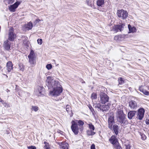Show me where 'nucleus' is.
I'll use <instances>...</instances> for the list:
<instances>
[{
    "label": "nucleus",
    "mask_w": 149,
    "mask_h": 149,
    "mask_svg": "<svg viewBox=\"0 0 149 149\" xmlns=\"http://www.w3.org/2000/svg\"><path fill=\"white\" fill-rule=\"evenodd\" d=\"M46 84L49 88H52L50 91V94L52 96L57 97L59 96L63 91V89L58 81H56L53 77H48L45 81Z\"/></svg>",
    "instance_id": "nucleus-1"
},
{
    "label": "nucleus",
    "mask_w": 149,
    "mask_h": 149,
    "mask_svg": "<svg viewBox=\"0 0 149 149\" xmlns=\"http://www.w3.org/2000/svg\"><path fill=\"white\" fill-rule=\"evenodd\" d=\"M118 120L122 126L124 124H127L128 122L126 120L125 116L124 114L123 111L120 109H118L116 113Z\"/></svg>",
    "instance_id": "nucleus-2"
},
{
    "label": "nucleus",
    "mask_w": 149,
    "mask_h": 149,
    "mask_svg": "<svg viewBox=\"0 0 149 149\" xmlns=\"http://www.w3.org/2000/svg\"><path fill=\"white\" fill-rule=\"evenodd\" d=\"M100 102L103 104H104L109 101V97L105 93L101 92L99 95Z\"/></svg>",
    "instance_id": "nucleus-3"
},
{
    "label": "nucleus",
    "mask_w": 149,
    "mask_h": 149,
    "mask_svg": "<svg viewBox=\"0 0 149 149\" xmlns=\"http://www.w3.org/2000/svg\"><path fill=\"white\" fill-rule=\"evenodd\" d=\"M117 15L119 17L123 19H126L128 16L127 12L123 10H118Z\"/></svg>",
    "instance_id": "nucleus-4"
},
{
    "label": "nucleus",
    "mask_w": 149,
    "mask_h": 149,
    "mask_svg": "<svg viewBox=\"0 0 149 149\" xmlns=\"http://www.w3.org/2000/svg\"><path fill=\"white\" fill-rule=\"evenodd\" d=\"M16 36V34L14 33V28L11 27L9 30L8 39L9 40L13 41Z\"/></svg>",
    "instance_id": "nucleus-5"
},
{
    "label": "nucleus",
    "mask_w": 149,
    "mask_h": 149,
    "mask_svg": "<svg viewBox=\"0 0 149 149\" xmlns=\"http://www.w3.org/2000/svg\"><path fill=\"white\" fill-rule=\"evenodd\" d=\"M35 57V54L33 50H31L30 54L28 56L29 62L31 64L34 65L35 62L34 58Z\"/></svg>",
    "instance_id": "nucleus-6"
},
{
    "label": "nucleus",
    "mask_w": 149,
    "mask_h": 149,
    "mask_svg": "<svg viewBox=\"0 0 149 149\" xmlns=\"http://www.w3.org/2000/svg\"><path fill=\"white\" fill-rule=\"evenodd\" d=\"M71 129L75 134H78L79 128L77 123L74 121H73L72 122Z\"/></svg>",
    "instance_id": "nucleus-7"
},
{
    "label": "nucleus",
    "mask_w": 149,
    "mask_h": 149,
    "mask_svg": "<svg viewBox=\"0 0 149 149\" xmlns=\"http://www.w3.org/2000/svg\"><path fill=\"white\" fill-rule=\"evenodd\" d=\"M145 110L143 108H140L138 110V114L137 115V118L140 120H142L144 117Z\"/></svg>",
    "instance_id": "nucleus-8"
},
{
    "label": "nucleus",
    "mask_w": 149,
    "mask_h": 149,
    "mask_svg": "<svg viewBox=\"0 0 149 149\" xmlns=\"http://www.w3.org/2000/svg\"><path fill=\"white\" fill-rule=\"evenodd\" d=\"M125 25L124 24H119L116 25L114 28V31L116 32L118 31H121L123 30Z\"/></svg>",
    "instance_id": "nucleus-9"
},
{
    "label": "nucleus",
    "mask_w": 149,
    "mask_h": 149,
    "mask_svg": "<svg viewBox=\"0 0 149 149\" xmlns=\"http://www.w3.org/2000/svg\"><path fill=\"white\" fill-rule=\"evenodd\" d=\"M19 4L20 3L19 2H15L13 5H10L9 7V10L11 12H15V9L17 7Z\"/></svg>",
    "instance_id": "nucleus-10"
},
{
    "label": "nucleus",
    "mask_w": 149,
    "mask_h": 149,
    "mask_svg": "<svg viewBox=\"0 0 149 149\" xmlns=\"http://www.w3.org/2000/svg\"><path fill=\"white\" fill-rule=\"evenodd\" d=\"M43 88L40 86H38L36 88L35 92L36 95L39 96L41 95Z\"/></svg>",
    "instance_id": "nucleus-11"
},
{
    "label": "nucleus",
    "mask_w": 149,
    "mask_h": 149,
    "mask_svg": "<svg viewBox=\"0 0 149 149\" xmlns=\"http://www.w3.org/2000/svg\"><path fill=\"white\" fill-rule=\"evenodd\" d=\"M58 144L60 146L61 149H68L69 145L67 143L65 142H58Z\"/></svg>",
    "instance_id": "nucleus-12"
},
{
    "label": "nucleus",
    "mask_w": 149,
    "mask_h": 149,
    "mask_svg": "<svg viewBox=\"0 0 149 149\" xmlns=\"http://www.w3.org/2000/svg\"><path fill=\"white\" fill-rule=\"evenodd\" d=\"M10 42L8 40H6L4 42L3 47L7 50H9L10 48Z\"/></svg>",
    "instance_id": "nucleus-13"
},
{
    "label": "nucleus",
    "mask_w": 149,
    "mask_h": 149,
    "mask_svg": "<svg viewBox=\"0 0 149 149\" xmlns=\"http://www.w3.org/2000/svg\"><path fill=\"white\" fill-rule=\"evenodd\" d=\"M126 36V35H119L115 36L114 37V39L115 40L117 41H120L124 40L125 37Z\"/></svg>",
    "instance_id": "nucleus-14"
},
{
    "label": "nucleus",
    "mask_w": 149,
    "mask_h": 149,
    "mask_svg": "<svg viewBox=\"0 0 149 149\" xmlns=\"http://www.w3.org/2000/svg\"><path fill=\"white\" fill-rule=\"evenodd\" d=\"M6 67L8 72H10L13 68V65L12 62L10 61L8 62L6 64Z\"/></svg>",
    "instance_id": "nucleus-15"
},
{
    "label": "nucleus",
    "mask_w": 149,
    "mask_h": 149,
    "mask_svg": "<svg viewBox=\"0 0 149 149\" xmlns=\"http://www.w3.org/2000/svg\"><path fill=\"white\" fill-rule=\"evenodd\" d=\"M114 122V119L113 117L112 116H110L108 120L109 127V128L111 129L112 128Z\"/></svg>",
    "instance_id": "nucleus-16"
},
{
    "label": "nucleus",
    "mask_w": 149,
    "mask_h": 149,
    "mask_svg": "<svg viewBox=\"0 0 149 149\" xmlns=\"http://www.w3.org/2000/svg\"><path fill=\"white\" fill-rule=\"evenodd\" d=\"M138 107V105L136 101L132 100H131V109L135 110Z\"/></svg>",
    "instance_id": "nucleus-17"
},
{
    "label": "nucleus",
    "mask_w": 149,
    "mask_h": 149,
    "mask_svg": "<svg viewBox=\"0 0 149 149\" xmlns=\"http://www.w3.org/2000/svg\"><path fill=\"white\" fill-rule=\"evenodd\" d=\"M110 142L113 145L118 142L117 139H116L115 136H112L109 139Z\"/></svg>",
    "instance_id": "nucleus-18"
},
{
    "label": "nucleus",
    "mask_w": 149,
    "mask_h": 149,
    "mask_svg": "<svg viewBox=\"0 0 149 149\" xmlns=\"http://www.w3.org/2000/svg\"><path fill=\"white\" fill-rule=\"evenodd\" d=\"M139 89L140 91L142 92L145 95L147 96L149 95V92L146 90L144 89L143 88V86H140L139 87Z\"/></svg>",
    "instance_id": "nucleus-19"
},
{
    "label": "nucleus",
    "mask_w": 149,
    "mask_h": 149,
    "mask_svg": "<svg viewBox=\"0 0 149 149\" xmlns=\"http://www.w3.org/2000/svg\"><path fill=\"white\" fill-rule=\"evenodd\" d=\"M110 105L108 104L107 105H103L102 106L101 108H100V110H102V111L103 112H104V111H106L107 110H109V106Z\"/></svg>",
    "instance_id": "nucleus-20"
},
{
    "label": "nucleus",
    "mask_w": 149,
    "mask_h": 149,
    "mask_svg": "<svg viewBox=\"0 0 149 149\" xmlns=\"http://www.w3.org/2000/svg\"><path fill=\"white\" fill-rule=\"evenodd\" d=\"M78 123V125L80 126L79 129L81 131H82L83 130V125L84 124V123L83 121L81 120H79Z\"/></svg>",
    "instance_id": "nucleus-21"
},
{
    "label": "nucleus",
    "mask_w": 149,
    "mask_h": 149,
    "mask_svg": "<svg viewBox=\"0 0 149 149\" xmlns=\"http://www.w3.org/2000/svg\"><path fill=\"white\" fill-rule=\"evenodd\" d=\"M33 27V24L31 22H29L26 25V29L27 30L31 29Z\"/></svg>",
    "instance_id": "nucleus-22"
},
{
    "label": "nucleus",
    "mask_w": 149,
    "mask_h": 149,
    "mask_svg": "<svg viewBox=\"0 0 149 149\" xmlns=\"http://www.w3.org/2000/svg\"><path fill=\"white\" fill-rule=\"evenodd\" d=\"M113 130L116 134L117 135L118 134V126L116 125H114L113 126Z\"/></svg>",
    "instance_id": "nucleus-23"
},
{
    "label": "nucleus",
    "mask_w": 149,
    "mask_h": 149,
    "mask_svg": "<svg viewBox=\"0 0 149 149\" xmlns=\"http://www.w3.org/2000/svg\"><path fill=\"white\" fill-rule=\"evenodd\" d=\"M104 3V0H97V5L98 6H102Z\"/></svg>",
    "instance_id": "nucleus-24"
},
{
    "label": "nucleus",
    "mask_w": 149,
    "mask_h": 149,
    "mask_svg": "<svg viewBox=\"0 0 149 149\" xmlns=\"http://www.w3.org/2000/svg\"><path fill=\"white\" fill-rule=\"evenodd\" d=\"M44 143L45 144L44 146V148L45 149H50V145L49 143L45 141L44 142Z\"/></svg>",
    "instance_id": "nucleus-25"
},
{
    "label": "nucleus",
    "mask_w": 149,
    "mask_h": 149,
    "mask_svg": "<svg viewBox=\"0 0 149 149\" xmlns=\"http://www.w3.org/2000/svg\"><path fill=\"white\" fill-rule=\"evenodd\" d=\"M15 0H4V1L6 4H10L12 3Z\"/></svg>",
    "instance_id": "nucleus-26"
},
{
    "label": "nucleus",
    "mask_w": 149,
    "mask_h": 149,
    "mask_svg": "<svg viewBox=\"0 0 149 149\" xmlns=\"http://www.w3.org/2000/svg\"><path fill=\"white\" fill-rule=\"evenodd\" d=\"M113 146L116 149H122V147L119 146L118 142L113 145Z\"/></svg>",
    "instance_id": "nucleus-27"
},
{
    "label": "nucleus",
    "mask_w": 149,
    "mask_h": 149,
    "mask_svg": "<svg viewBox=\"0 0 149 149\" xmlns=\"http://www.w3.org/2000/svg\"><path fill=\"white\" fill-rule=\"evenodd\" d=\"M87 134L88 135H92L94 134L95 133L92 130H88L87 132Z\"/></svg>",
    "instance_id": "nucleus-28"
},
{
    "label": "nucleus",
    "mask_w": 149,
    "mask_h": 149,
    "mask_svg": "<svg viewBox=\"0 0 149 149\" xmlns=\"http://www.w3.org/2000/svg\"><path fill=\"white\" fill-rule=\"evenodd\" d=\"M19 68L20 70L22 71H24V66L22 63H20L19 65Z\"/></svg>",
    "instance_id": "nucleus-29"
},
{
    "label": "nucleus",
    "mask_w": 149,
    "mask_h": 149,
    "mask_svg": "<svg viewBox=\"0 0 149 149\" xmlns=\"http://www.w3.org/2000/svg\"><path fill=\"white\" fill-rule=\"evenodd\" d=\"M86 2L88 5L91 7L92 6L93 3L92 2V1L88 0L86 1Z\"/></svg>",
    "instance_id": "nucleus-30"
},
{
    "label": "nucleus",
    "mask_w": 149,
    "mask_h": 149,
    "mask_svg": "<svg viewBox=\"0 0 149 149\" xmlns=\"http://www.w3.org/2000/svg\"><path fill=\"white\" fill-rule=\"evenodd\" d=\"M91 98L92 100L96 99L97 98V95L95 93H93L91 95Z\"/></svg>",
    "instance_id": "nucleus-31"
},
{
    "label": "nucleus",
    "mask_w": 149,
    "mask_h": 149,
    "mask_svg": "<svg viewBox=\"0 0 149 149\" xmlns=\"http://www.w3.org/2000/svg\"><path fill=\"white\" fill-rule=\"evenodd\" d=\"M89 127L90 129L92 130V131L94 130L95 129L93 125L91 123L89 124H88Z\"/></svg>",
    "instance_id": "nucleus-32"
},
{
    "label": "nucleus",
    "mask_w": 149,
    "mask_h": 149,
    "mask_svg": "<svg viewBox=\"0 0 149 149\" xmlns=\"http://www.w3.org/2000/svg\"><path fill=\"white\" fill-rule=\"evenodd\" d=\"M136 113V111H131V119L135 115Z\"/></svg>",
    "instance_id": "nucleus-33"
},
{
    "label": "nucleus",
    "mask_w": 149,
    "mask_h": 149,
    "mask_svg": "<svg viewBox=\"0 0 149 149\" xmlns=\"http://www.w3.org/2000/svg\"><path fill=\"white\" fill-rule=\"evenodd\" d=\"M32 109L33 110H34L35 111H38V107L36 106H32Z\"/></svg>",
    "instance_id": "nucleus-34"
},
{
    "label": "nucleus",
    "mask_w": 149,
    "mask_h": 149,
    "mask_svg": "<svg viewBox=\"0 0 149 149\" xmlns=\"http://www.w3.org/2000/svg\"><path fill=\"white\" fill-rule=\"evenodd\" d=\"M118 82L119 84H122L124 82V81L122 78H120L119 79Z\"/></svg>",
    "instance_id": "nucleus-35"
},
{
    "label": "nucleus",
    "mask_w": 149,
    "mask_h": 149,
    "mask_svg": "<svg viewBox=\"0 0 149 149\" xmlns=\"http://www.w3.org/2000/svg\"><path fill=\"white\" fill-rule=\"evenodd\" d=\"M52 67V65L51 64H47L46 66V68L48 70H50L51 69Z\"/></svg>",
    "instance_id": "nucleus-36"
},
{
    "label": "nucleus",
    "mask_w": 149,
    "mask_h": 149,
    "mask_svg": "<svg viewBox=\"0 0 149 149\" xmlns=\"http://www.w3.org/2000/svg\"><path fill=\"white\" fill-rule=\"evenodd\" d=\"M136 29L135 27H131V33H134L136 31Z\"/></svg>",
    "instance_id": "nucleus-37"
},
{
    "label": "nucleus",
    "mask_w": 149,
    "mask_h": 149,
    "mask_svg": "<svg viewBox=\"0 0 149 149\" xmlns=\"http://www.w3.org/2000/svg\"><path fill=\"white\" fill-rule=\"evenodd\" d=\"M37 42L38 44L41 45L42 43V39H38L37 40Z\"/></svg>",
    "instance_id": "nucleus-38"
},
{
    "label": "nucleus",
    "mask_w": 149,
    "mask_h": 149,
    "mask_svg": "<svg viewBox=\"0 0 149 149\" xmlns=\"http://www.w3.org/2000/svg\"><path fill=\"white\" fill-rule=\"evenodd\" d=\"M141 139L143 140H145L146 139V137L145 135L143 134H141Z\"/></svg>",
    "instance_id": "nucleus-39"
},
{
    "label": "nucleus",
    "mask_w": 149,
    "mask_h": 149,
    "mask_svg": "<svg viewBox=\"0 0 149 149\" xmlns=\"http://www.w3.org/2000/svg\"><path fill=\"white\" fill-rule=\"evenodd\" d=\"M70 107L69 105H67L66 106V109L68 112H69L70 110Z\"/></svg>",
    "instance_id": "nucleus-40"
},
{
    "label": "nucleus",
    "mask_w": 149,
    "mask_h": 149,
    "mask_svg": "<svg viewBox=\"0 0 149 149\" xmlns=\"http://www.w3.org/2000/svg\"><path fill=\"white\" fill-rule=\"evenodd\" d=\"M96 107H97L100 109L101 108L102 105L100 103H97L96 104V106H95Z\"/></svg>",
    "instance_id": "nucleus-41"
},
{
    "label": "nucleus",
    "mask_w": 149,
    "mask_h": 149,
    "mask_svg": "<svg viewBox=\"0 0 149 149\" xmlns=\"http://www.w3.org/2000/svg\"><path fill=\"white\" fill-rule=\"evenodd\" d=\"M27 148L29 149H36V148L35 146H28Z\"/></svg>",
    "instance_id": "nucleus-42"
},
{
    "label": "nucleus",
    "mask_w": 149,
    "mask_h": 149,
    "mask_svg": "<svg viewBox=\"0 0 149 149\" xmlns=\"http://www.w3.org/2000/svg\"><path fill=\"white\" fill-rule=\"evenodd\" d=\"M125 146H126V149H130V145H129V144L127 145V144H125Z\"/></svg>",
    "instance_id": "nucleus-43"
},
{
    "label": "nucleus",
    "mask_w": 149,
    "mask_h": 149,
    "mask_svg": "<svg viewBox=\"0 0 149 149\" xmlns=\"http://www.w3.org/2000/svg\"><path fill=\"white\" fill-rule=\"evenodd\" d=\"M91 149H95V146L94 144H92L91 147Z\"/></svg>",
    "instance_id": "nucleus-44"
},
{
    "label": "nucleus",
    "mask_w": 149,
    "mask_h": 149,
    "mask_svg": "<svg viewBox=\"0 0 149 149\" xmlns=\"http://www.w3.org/2000/svg\"><path fill=\"white\" fill-rule=\"evenodd\" d=\"M146 123L147 124H149V117L146 119Z\"/></svg>",
    "instance_id": "nucleus-45"
},
{
    "label": "nucleus",
    "mask_w": 149,
    "mask_h": 149,
    "mask_svg": "<svg viewBox=\"0 0 149 149\" xmlns=\"http://www.w3.org/2000/svg\"><path fill=\"white\" fill-rule=\"evenodd\" d=\"M40 20L39 19H36L35 21L34 22V23L35 24H37L40 21Z\"/></svg>",
    "instance_id": "nucleus-46"
},
{
    "label": "nucleus",
    "mask_w": 149,
    "mask_h": 149,
    "mask_svg": "<svg viewBox=\"0 0 149 149\" xmlns=\"http://www.w3.org/2000/svg\"><path fill=\"white\" fill-rule=\"evenodd\" d=\"M128 117L130 119V111L128 113Z\"/></svg>",
    "instance_id": "nucleus-47"
},
{
    "label": "nucleus",
    "mask_w": 149,
    "mask_h": 149,
    "mask_svg": "<svg viewBox=\"0 0 149 149\" xmlns=\"http://www.w3.org/2000/svg\"><path fill=\"white\" fill-rule=\"evenodd\" d=\"M130 25L129 24H128V28H129V33H130Z\"/></svg>",
    "instance_id": "nucleus-48"
},
{
    "label": "nucleus",
    "mask_w": 149,
    "mask_h": 149,
    "mask_svg": "<svg viewBox=\"0 0 149 149\" xmlns=\"http://www.w3.org/2000/svg\"><path fill=\"white\" fill-rule=\"evenodd\" d=\"M90 109L91 111H92L93 110V109L92 108H91V109Z\"/></svg>",
    "instance_id": "nucleus-49"
},
{
    "label": "nucleus",
    "mask_w": 149,
    "mask_h": 149,
    "mask_svg": "<svg viewBox=\"0 0 149 149\" xmlns=\"http://www.w3.org/2000/svg\"><path fill=\"white\" fill-rule=\"evenodd\" d=\"M2 100H1V99L0 98V102H2Z\"/></svg>",
    "instance_id": "nucleus-50"
},
{
    "label": "nucleus",
    "mask_w": 149,
    "mask_h": 149,
    "mask_svg": "<svg viewBox=\"0 0 149 149\" xmlns=\"http://www.w3.org/2000/svg\"><path fill=\"white\" fill-rule=\"evenodd\" d=\"M85 83V82L83 81L82 82V83Z\"/></svg>",
    "instance_id": "nucleus-51"
},
{
    "label": "nucleus",
    "mask_w": 149,
    "mask_h": 149,
    "mask_svg": "<svg viewBox=\"0 0 149 149\" xmlns=\"http://www.w3.org/2000/svg\"><path fill=\"white\" fill-rule=\"evenodd\" d=\"M129 106H130V103L129 104Z\"/></svg>",
    "instance_id": "nucleus-52"
}]
</instances>
